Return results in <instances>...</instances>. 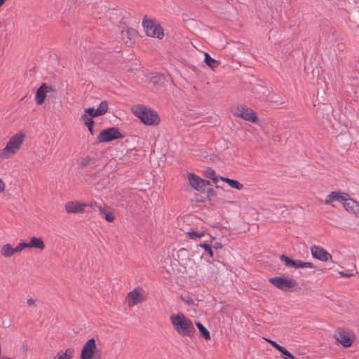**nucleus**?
Returning a JSON list of instances; mask_svg holds the SVG:
<instances>
[{"label":"nucleus","mask_w":359,"mask_h":359,"mask_svg":"<svg viewBox=\"0 0 359 359\" xmlns=\"http://www.w3.org/2000/svg\"><path fill=\"white\" fill-rule=\"evenodd\" d=\"M125 303L130 308H132L133 306H135V290H133L128 293Z\"/></svg>","instance_id":"9b49d317"},{"label":"nucleus","mask_w":359,"mask_h":359,"mask_svg":"<svg viewBox=\"0 0 359 359\" xmlns=\"http://www.w3.org/2000/svg\"><path fill=\"white\" fill-rule=\"evenodd\" d=\"M53 88L48 86L46 83H43L38 89L35 96V100L37 104L41 105L43 103L47 93L53 92Z\"/></svg>","instance_id":"0eeeda50"},{"label":"nucleus","mask_w":359,"mask_h":359,"mask_svg":"<svg viewBox=\"0 0 359 359\" xmlns=\"http://www.w3.org/2000/svg\"><path fill=\"white\" fill-rule=\"evenodd\" d=\"M6 0H0V7L4 5Z\"/></svg>","instance_id":"6ab92c4d"},{"label":"nucleus","mask_w":359,"mask_h":359,"mask_svg":"<svg viewBox=\"0 0 359 359\" xmlns=\"http://www.w3.org/2000/svg\"><path fill=\"white\" fill-rule=\"evenodd\" d=\"M83 115H88L90 118L100 116L99 114H97L96 109H95L93 107L86 109Z\"/></svg>","instance_id":"f8f14e48"},{"label":"nucleus","mask_w":359,"mask_h":359,"mask_svg":"<svg viewBox=\"0 0 359 359\" xmlns=\"http://www.w3.org/2000/svg\"><path fill=\"white\" fill-rule=\"evenodd\" d=\"M88 207V204L81 203L78 201H68L65 204V210L69 214L82 213L84 212V208Z\"/></svg>","instance_id":"39448f33"},{"label":"nucleus","mask_w":359,"mask_h":359,"mask_svg":"<svg viewBox=\"0 0 359 359\" xmlns=\"http://www.w3.org/2000/svg\"><path fill=\"white\" fill-rule=\"evenodd\" d=\"M81 118L82 121H83V122L86 126L94 125V121H93V118L89 117L88 115L86 116V115L82 114Z\"/></svg>","instance_id":"4468645a"},{"label":"nucleus","mask_w":359,"mask_h":359,"mask_svg":"<svg viewBox=\"0 0 359 359\" xmlns=\"http://www.w3.org/2000/svg\"><path fill=\"white\" fill-rule=\"evenodd\" d=\"M6 184L2 179L0 178V194L3 193L5 191Z\"/></svg>","instance_id":"dca6fc26"},{"label":"nucleus","mask_w":359,"mask_h":359,"mask_svg":"<svg viewBox=\"0 0 359 359\" xmlns=\"http://www.w3.org/2000/svg\"><path fill=\"white\" fill-rule=\"evenodd\" d=\"M27 304L29 307H34L36 306V300L32 298L28 299L27 300Z\"/></svg>","instance_id":"2eb2a0df"},{"label":"nucleus","mask_w":359,"mask_h":359,"mask_svg":"<svg viewBox=\"0 0 359 359\" xmlns=\"http://www.w3.org/2000/svg\"><path fill=\"white\" fill-rule=\"evenodd\" d=\"M74 353V348H68L65 351H58L53 359H72Z\"/></svg>","instance_id":"1a4fd4ad"},{"label":"nucleus","mask_w":359,"mask_h":359,"mask_svg":"<svg viewBox=\"0 0 359 359\" xmlns=\"http://www.w3.org/2000/svg\"><path fill=\"white\" fill-rule=\"evenodd\" d=\"M123 137V135L116 128L111 127L102 130L97 138L100 142H109Z\"/></svg>","instance_id":"f03ea898"},{"label":"nucleus","mask_w":359,"mask_h":359,"mask_svg":"<svg viewBox=\"0 0 359 359\" xmlns=\"http://www.w3.org/2000/svg\"><path fill=\"white\" fill-rule=\"evenodd\" d=\"M25 139V135L18 133L13 135L4 148L0 150V159L6 160L12 158L20 149Z\"/></svg>","instance_id":"f257e3e1"},{"label":"nucleus","mask_w":359,"mask_h":359,"mask_svg":"<svg viewBox=\"0 0 359 359\" xmlns=\"http://www.w3.org/2000/svg\"><path fill=\"white\" fill-rule=\"evenodd\" d=\"M93 126H87V128H88V129L89 132H90L92 135H93Z\"/></svg>","instance_id":"a211bd4d"},{"label":"nucleus","mask_w":359,"mask_h":359,"mask_svg":"<svg viewBox=\"0 0 359 359\" xmlns=\"http://www.w3.org/2000/svg\"><path fill=\"white\" fill-rule=\"evenodd\" d=\"M96 352L97 346L95 340L90 339L85 343L82 348L81 359H93Z\"/></svg>","instance_id":"7ed1b4c3"},{"label":"nucleus","mask_w":359,"mask_h":359,"mask_svg":"<svg viewBox=\"0 0 359 359\" xmlns=\"http://www.w3.org/2000/svg\"><path fill=\"white\" fill-rule=\"evenodd\" d=\"M122 36H123V38L125 39L126 37L128 38V39H129L130 41H133V38H134V32H133V29H128L126 31H123L122 32Z\"/></svg>","instance_id":"ddd939ff"},{"label":"nucleus","mask_w":359,"mask_h":359,"mask_svg":"<svg viewBox=\"0 0 359 359\" xmlns=\"http://www.w3.org/2000/svg\"><path fill=\"white\" fill-rule=\"evenodd\" d=\"M108 110V102L107 101H102L99 104L97 109H96L97 114L100 116H102L107 112Z\"/></svg>","instance_id":"9d476101"},{"label":"nucleus","mask_w":359,"mask_h":359,"mask_svg":"<svg viewBox=\"0 0 359 359\" xmlns=\"http://www.w3.org/2000/svg\"><path fill=\"white\" fill-rule=\"evenodd\" d=\"M20 243L22 248V251L25 248H35L40 250H43L45 249V243L43 239L39 237H31L28 243L21 241Z\"/></svg>","instance_id":"423d86ee"},{"label":"nucleus","mask_w":359,"mask_h":359,"mask_svg":"<svg viewBox=\"0 0 359 359\" xmlns=\"http://www.w3.org/2000/svg\"><path fill=\"white\" fill-rule=\"evenodd\" d=\"M100 215L108 222H113L115 219L114 210L107 204L97 205Z\"/></svg>","instance_id":"6e6552de"},{"label":"nucleus","mask_w":359,"mask_h":359,"mask_svg":"<svg viewBox=\"0 0 359 359\" xmlns=\"http://www.w3.org/2000/svg\"><path fill=\"white\" fill-rule=\"evenodd\" d=\"M88 204V206L89 207H97V205H100L96 201H91L90 203H87Z\"/></svg>","instance_id":"f3484780"},{"label":"nucleus","mask_w":359,"mask_h":359,"mask_svg":"<svg viewBox=\"0 0 359 359\" xmlns=\"http://www.w3.org/2000/svg\"><path fill=\"white\" fill-rule=\"evenodd\" d=\"M22 252V248L20 242H19L15 247L10 243H6L3 245L0 248V255L4 258H11L14 255L18 254Z\"/></svg>","instance_id":"20e7f679"}]
</instances>
